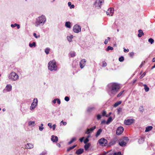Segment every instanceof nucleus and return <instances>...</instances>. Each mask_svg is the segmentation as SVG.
Returning a JSON list of instances; mask_svg holds the SVG:
<instances>
[{"mask_svg":"<svg viewBox=\"0 0 155 155\" xmlns=\"http://www.w3.org/2000/svg\"><path fill=\"white\" fill-rule=\"evenodd\" d=\"M124 129L122 127H118L116 130V133L117 135H120L123 132Z\"/></svg>","mask_w":155,"mask_h":155,"instance_id":"nucleus-9","label":"nucleus"},{"mask_svg":"<svg viewBox=\"0 0 155 155\" xmlns=\"http://www.w3.org/2000/svg\"><path fill=\"white\" fill-rule=\"evenodd\" d=\"M122 110V108L119 107V108H118L117 109V114H120V112Z\"/></svg>","mask_w":155,"mask_h":155,"instance_id":"nucleus-45","label":"nucleus"},{"mask_svg":"<svg viewBox=\"0 0 155 155\" xmlns=\"http://www.w3.org/2000/svg\"><path fill=\"white\" fill-rule=\"evenodd\" d=\"M91 144L89 143H88L85 144L84 146V148L86 150H87L90 147Z\"/></svg>","mask_w":155,"mask_h":155,"instance_id":"nucleus-29","label":"nucleus"},{"mask_svg":"<svg viewBox=\"0 0 155 155\" xmlns=\"http://www.w3.org/2000/svg\"><path fill=\"white\" fill-rule=\"evenodd\" d=\"M109 86L110 87L111 92L113 94H115L120 89L119 84L116 83H111Z\"/></svg>","mask_w":155,"mask_h":155,"instance_id":"nucleus-2","label":"nucleus"},{"mask_svg":"<svg viewBox=\"0 0 155 155\" xmlns=\"http://www.w3.org/2000/svg\"><path fill=\"white\" fill-rule=\"evenodd\" d=\"M138 32L139 33L138 34V36L139 37H140L142 35H144V33L142 30L140 29L139 30H138Z\"/></svg>","mask_w":155,"mask_h":155,"instance_id":"nucleus-22","label":"nucleus"},{"mask_svg":"<svg viewBox=\"0 0 155 155\" xmlns=\"http://www.w3.org/2000/svg\"><path fill=\"white\" fill-rule=\"evenodd\" d=\"M148 41L151 44H152L154 41V40L152 38H150L148 39Z\"/></svg>","mask_w":155,"mask_h":155,"instance_id":"nucleus-44","label":"nucleus"},{"mask_svg":"<svg viewBox=\"0 0 155 155\" xmlns=\"http://www.w3.org/2000/svg\"><path fill=\"white\" fill-rule=\"evenodd\" d=\"M76 140V138L75 137L73 138L68 143V144L70 145L71 143H72L74 141Z\"/></svg>","mask_w":155,"mask_h":155,"instance_id":"nucleus-33","label":"nucleus"},{"mask_svg":"<svg viewBox=\"0 0 155 155\" xmlns=\"http://www.w3.org/2000/svg\"><path fill=\"white\" fill-rule=\"evenodd\" d=\"M107 43H108L107 40L105 39V41L104 42V43L105 44H107Z\"/></svg>","mask_w":155,"mask_h":155,"instance_id":"nucleus-63","label":"nucleus"},{"mask_svg":"<svg viewBox=\"0 0 155 155\" xmlns=\"http://www.w3.org/2000/svg\"><path fill=\"white\" fill-rule=\"evenodd\" d=\"M48 126L50 128H52V126H51V124L49 123L48 124Z\"/></svg>","mask_w":155,"mask_h":155,"instance_id":"nucleus-59","label":"nucleus"},{"mask_svg":"<svg viewBox=\"0 0 155 155\" xmlns=\"http://www.w3.org/2000/svg\"><path fill=\"white\" fill-rule=\"evenodd\" d=\"M144 89L146 92H147L149 91V88L147 86L146 84L144 85Z\"/></svg>","mask_w":155,"mask_h":155,"instance_id":"nucleus-39","label":"nucleus"},{"mask_svg":"<svg viewBox=\"0 0 155 155\" xmlns=\"http://www.w3.org/2000/svg\"><path fill=\"white\" fill-rule=\"evenodd\" d=\"M68 5L70 9L74 8V5H71V2H69L68 3Z\"/></svg>","mask_w":155,"mask_h":155,"instance_id":"nucleus-28","label":"nucleus"},{"mask_svg":"<svg viewBox=\"0 0 155 155\" xmlns=\"http://www.w3.org/2000/svg\"><path fill=\"white\" fill-rule=\"evenodd\" d=\"M65 26L68 28L71 27V23L69 21L66 22L65 23Z\"/></svg>","mask_w":155,"mask_h":155,"instance_id":"nucleus-23","label":"nucleus"},{"mask_svg":"<svg viewBox=\"0 0 155 155\" xmlns=\"http://www.w3.org/2000/svg\"><path fill=\"white\" fill-rule=\"evenodd\" d=\"M107 66V63L105 62H103L102 64V66L103 67H105Z\"/></svg>","mask_w":155,"mask_h":155,"instance_id":"nucleus-53","label":"nucleus"},{"mask_svg":"<svg viewBox=\"0 0 155 155\" xmlns=\"http://www.w3.org/2000/svg\"><path fill=\"white\" fill-rule=\"evenodd\" d=\"M16 25L17 24L15 23L14 24H11V26L12 27L14 28L16 27Z\"/></svg>","mask_w":155,"mask_h":155,"instance_id":"nucleus-57","label":"nucleus"},{"mask_svg":"<svg viewBox=\"0 0 155 155\" xmlns=\"http://www.w3.org/2000/svg\"><path fill=\"white\" fill-rule=\"evenodd\" d=\"M102 129L101 128H100L97 131V132L96 134V137H98V136H99L101 133L102 132Z\"/></svg>","mask_w":155,"mask_h":155,"instance_id":"nucleus-24","label":"nucleus"},{"mask_svg":"<svg viewBox=\"0 0 155 155\" xmlns=\"http://www.w3.org/2000/svg\"><path fill=\"white\" fill-rule=\"evenodd\" d=\"M84 152V150L80 148L77 150L76 153L77 154L79 155L81 154Z\"/></svg>","mask_w":155,"mask_h":155,"instance_id":"nucleus-18","label":"nucleus"},{"mask_svg":"<svg viewBox=\"0 0 155 155\" xmlns=\"http://www.w3.org/2000/svg\"><path fill=\"white\" fill-rule=\"evenodd\" d=\"M114 11L113 8H110L106 11V13L107 15L109 16H112L113 15Z\"/></svg>","mask_w":155,"mask_h":155,"instance_id":"nucleus-8","label":"nucleus"},{"mask_svg":"<svg viewBox=\"0 0 155 155\" xmlns=\"http://www.w3.org/2000/svg\"><path fill=\"white\" fill-rule=\"evenodd\" d=\"M116 140L115 139H113L111 140L109 143V146H112L116 143Z\"/></svg>","mask_w":155,"mask_h":155,"instance_id":"nucleus-19","label":"nucleus"},{"mask_svg":"<svg viewBox=\"0 0 155 155\" xmlns=\"http://www.w3.org/2000/svg\"><path fill=\"white\" fill-rule=\"evenodd\" d=\"M69 55L71 57H74L76 56V53L74 52H71L70 53Z\"/></svg>","mask_w":155,"mask_h":155,"instance_id":"nucleus-32","label":"nucleus"},{"mask_svg":"<svg viewBox=\"0 0 155 155\" xmlns=\"http://www.w3.org/2000/svg\"><path fill=\"white\" fill-rule=\"evenodd\" d=\"M61 123L64 126H65L67 124V122H64L63 120L61 121Z\"/></svg>","mask_w":155,"mask_h":155,"instance_id":"nucleus-51","label":"nucleus"},{"mask_svg":"<svg viewBox=\"0 0 155 155\" xmlns=\"http://www.w3.org/2000/svg\"><path fill=\"white\" fill-rule=\"evenodd\" d=\"M56 124H54L53 125V126H52V128H53V130H55V127H56Z\"/></svg>","mask_w":155,"mask_h":155,"instance_id":"nucleus-55","label":"nucleus"},{"mask_svg":"<svg viewBox=\"0 0 155 155\" xmlns=\"http://www.w3.org/2000/svg\"><path fill=\"white\" fill-rule=\"evenodd\" d=\"M36 46V43L35 42H33L32 43H30L29 44V46L30 47H32L33 46L35 47Z\"/></svg>","mask_w":155,"mask_h":155,"instance_id":"nucleus-34","label":"nucleus"},{"mask_svg":"<svg viewBox=\"0 0 155 155\" xmlns=\"http://www.w3.org/2000/svg\"><path fill=\"white\" fill-rule=\"evenodd\" d=\"M112 121V117H109L106 122V124H109L110 123V122H111Z\"/></svg>","mask_w":155,"mask_h":155,"instance_id":"nucleus-30","label":"nucleus"},{"mask_svg":"<svg viewBox=\"0 0 155 155\" xmlns=\"http://www.w3.org/2000/svg\"><path fill=\"white\" fill-rule=\"evenodd\" d=\"M64 100L66 101H68L69 100V97L66 96L64 98Z\"/></svg>","mask_w":155,"mask_h":155,"instance_id":"nucleus-48","label":"nucleus"},{"mask_svg":"<svg viewBox=\"0 0 155 155\" xmlns=\"http://www.w3.org/2000/svg\"><path fill=\"white\" fill-rule=\"evenodd\" d=\"M139 110L140 112H143L144 110V109L143 108V106H141L139 108Z\"/></svg>","mask_w":155,"mask_h":155,"instance_id":"nucleus-42","label":"nucleus"},{"mask_svg":"<svg viewBox=\"0 0 155 155\" xmlns=\"http://www.w3.org/2000/svg\"><path fill=\"white\" fill-rule=\"evenodd\" d=\"M101 115L99 114H98L97 116V118L98 120H99L101 119Z\"/></svg>","mask_w":155,"mask_h":155,"instance_id":"nucleus-49","label":"nucleus"},{"mask_svg":"<svg viewBox=\"0 0 155 155\" xmlns=\"http://www.w3.org/2000/svg\"><path fill=\"white\" fill-rule=\"evenodd\" d=\"M57 102L58 104H59L61 103V101L59 99H57Z\"/></svg>","mask_w":155,"mask_h":155,"instance_id":"nucleus-60","label":"nucleus"},{"mask_svg":"<svg viewBox=\"0 0 155 155\" xmlns=\"http://www.w3.org/2000/svg\"><path fill=\"white\" fill-rule=\"evenodd\" d=\"M35 122L34 121H29L28 122V125L30 126H31L32 127H34L35 125Z\"/></svg>","mask_w":155,"mask_h":155,"instance_id":"nucleus-20","label":"nucleus"},{"mask_svg":"<svg viewBox=\"0 0 155 155\" xmlns=\"http://www.w3.org/2000/svg\"><path fill=\"white\" fill-rule=\"evenodd\" d=\"M113 49L114 48L110 46H108L106 49V51H108L110 50H113Z\"/></svg>","mask_w":155,"mask_h":155,"instance_id":"nucleus-38","label":"nucleus"},{"mask_svg":"<svg viewBox=\"0 0 155 155\" xmlns=\"http://www.w3.org/2000/svg\"><path fill=\"white\" fill-rule=\"evenodd\" d=\"M46 21V18L45 15H42L36 19V21L35 23V25L36 27H38L39 25H43Z\"/></svg>","mask_w":155,"mask_h":155,"instance_id":"nucleus-1","label":"nucleus"},{"mask_svg":"<svg viewBox=\"0 0 155 155\" xmlns=\"http://www.w3.org/2000/svg\"><path fill=\"white\" fill-rule=\"evenodd\" d=\"M50 49L48 48H47L45 49V51L47 54H48L50 51Z\"/></svg>","mask_w":155,"mask_h":155,"instance_id":"nucleus-35","label":"nucleus"},{"mask_svg":"<svg viewBox=\"0 0 155 155\" xmlns=\"http://www.w3.org/2000/svg\"><path fill=\"white\" fill-rule=\"evenodd\" d=\"M96 128V126H94L90 129H87L85 132V133L87 134H89L91 133Z\"/></svg>","mask_w":155,"mask_h":155,"instance_id":"nucleus-14","label":"nucleus"},{"mask_svg":"<svg viewBox=\"0 0 155 155\" xmlns=\"http://www.w3.org/2000/svg\"><path fill=\"white\" fill-rule=\"evenodd\" d=\"M124 51L125 52H127L129 51V50L128 49H126L125 48L124 49Z\"/></svg>","mask_w":155,"mask_h":155,"instance_id":"nucleus-58","label":"nucleus"},{"mask_svg":"<svg viewBox=\"0 0 155 155\" xmlns=\"http://www.w3.org/2000/svg\"><path fill=\"white\" fill-rule=\"evenodd\" d=\"M38 99L37 98H35L33 100V102L32 103L30 107V110H33L37 106L38 104Z\"/></svg>","mask_w":155,"mask_h":155,"instance_id":"nucleus-6","label":"nucleus"},{"mask_svg":"<svg viewBox=\"0 0 155 155\" xmlns=\"http://www.w3.org/2000/svg\"><path fill=\"white\" fill-rule=\"evenodd\" d=\"M25 148L27 149H31L34 147V145L31 143H28L25 145Z\"/></svg>","mask_w":155,"mask_h":155,"instance_id":"nucleus-15","label":"nucleus"},{"mask_svg":"<svg viewBox=\"0 0 155 155\" xmlns=\"http://www.w3.org/2000/svg\"><path fill=\"white\" fill-rule=\"evenodd\" d=\"M57 100V99H54L52 101V102L53 103L55 104L56 102V101Z\"/></svg>","mask_w":155,"mask_h":155,"instance_id":"nucleus-61","label":"nucleus"},{"mask_svg":"<svg viewBox=\"0 0 155 155\" xmlns=\"http://www.w3.org/2000/svg\"><path fill=\"white\" fill-rule=\"evenodd\" d=\"M146 72H144L143 74L140 76V78H142L146 74Z\"/></svg>","mask_w":155,"mask_h":155,"instance_id":"nucleus-52","label":"nucleus"},{"mask_svg":"<svg viewBox=\"0 0 155 155\" xmlns=\"http://www.w3.org/2000/svg\"><path fill=\"white\" fill-rule=\"evenodd\" d=\"M95 107H89L87 109V111L88 112H91L93 110L95 109Z\"/></svg>","mask_w":155,"mask_h":155,"instance_id":"nucleus-37","label":"nucleus"},{"mask_svg":"<svg viewBox=\"0 0 155 155\" xmlns=\"http://www.w3.org/2000/svg\"><path fill=\"white\" fill-rule=\"evenodd\" d=\"M152 128V127L151 126L147 127H146L145 131L146 132H149L151 130Z\"/></svg>","mask_w":155,"mask_h":155,"instance_id":"nucleus-25","label":"nucleus"},{"mask_svg":"<svg viewBox=\"0 0 155 155\" xmlns=\"http://www.w3.org/2000/svg\"><path fill=\"white\" fill-rule=\"evenodd\" d=\"M84 137H83L81 138L79 140L81 142H82L83 141V139H84Z\"/></svg>","mask_w":155,"mask_h":155,"instance_id":"nucleus-62","label":"nucleus"},{"mask_svg":"<svg viewBox=\"0 0 155 155\" xmlns=\"http://www.w3.org/2000/svg\"><path fill=\"white\" fill-rule=\"evenodd\" d=\"M104 0H96L95 5L96 6L101 7L102 3L104 2Z\"/></svg>","mask_w":155,"mask_h":155,"instance_id":"nucleus-11","label":"nucleus"},{"mask_svg":"<svg viewBox=\"0 0 155 155\" xmlns=\"http://www.w3.org/2000/svg\"><path fill=\"white\" fill-rule=\"evenodd\" d=\"M9 79L12 81H16L19 78L18 75L15 72H12L8 76Z\"/></svg>","mask_w":155,"mask_h":155,"instance_id":"nucleus-4","label":"nucleus"},{"mask_svg":"<svg viewBox=\"0 0 155 155\" xmlns=\"http://www.w3.org/2000/svg\"><path fill=\"white\" fill-rule=\"evenodd\" d=\"M21 111L23 113H24L25 112L26 110H25L24 109L23 107H21Z\"/></svg>","mask_w":155,"mask_h":155,"instance_id":"nucleus-54","label":"nucleus"},{"mask_svg":"<svg viewBox=\"0 0 155 155\" xmlns=\"http://www.w3.org/2000/svg\"><path fill=\"white\" fill-rule=\"evenodd\" d=\"M134 121V119H127L124 120V124L126 125H130L133 123Z\"/></svg>","mask_w":155,"mask_h":155,"instance_id":"nucleus-10","label":"nucleus"},{"mask_svg":"<svg viewBox=\"0 0 155 155\" xmlns=\"http://www.w3.org/2000/svg\"><path fill=\"white\" fill-rule=\"evenodd\" d=\"M33 36L36 38L40 37V35H37L35 33H33Z\"/></svg>","mask_w":155,"mask_h":155,"instance_id":"nucleus-46","label":"nucleus"},{"mask_svg":"<svg viewBox=\"0 0 155 155\" xmlns=\"http://www.w3.org/2000/svg\"><path fill=\"white\" fill-rule=\"evenodd\" d=\"M12 89V86L10 84H7L5 90L9 92L11 91Z\"/></svg>","mask_w":155,"mask_h":155,"instance_id":"nucleus-17","label":"nucleus"},{"mask_svg":"<svg viewBox=\"0 0 155 155\" xmlns=\"http://www.w3.org/2000/svg\"><path fill=\"white\" fill-rule=\"evenodd\" d=\"M106 111L105 110L103 111L102 113V116H105L106 117H108V115L106 114Z\"/></svg>","mask_w":155,"mask_h":155,"instance_id":"nucleus-36","label":"nucleus"},{"mask_svg":"<svg viewBox=\"0 0 155 155\" xmlns=\"http://www.w3.org/2000/svg\"><path fill=\"white\" fill-rule=\"evenodd\" d=\"M16 26L17 27V28L18 29H19L20 28V25H19L17 24V25H16Z\"/></svg>","mask_w":155,"mask_h":155,"instance_id":"nucleus-64","label":"nucleus"},{"mask_svg":"<svg viewBox=\"0 0 155 155\" xmlns=\"http://www.w3.org/2000/svg\"><path fill=\"white\" fill-rule=\"evenodd\" d=\"M121 103V101H118L116 103H115L114 105V107H117L118 105L120 104Z\"/></svg>","mask_w":155,"mask_h":155,"instance_id":"nucleus-27","label":"nucleus"},{"mask_svg":"<svg viewBox=\"0 0 155 155\" xmlns=\"http://www.w3.org/2000/svg\"><path fill=\"white\" fill-rule=\"evenodd\" d=\"M124 58L122 56L120 57L119 58V60L120 62L123 61H124Z\"/></svg>","mask_w":155,"mask_h":155,"instance_id":"nucleus-43","label":"nucleus"},{"mask_svg":"<svg viewBox=\"0 0 155 155\" xmlns=\"http://www.w3.org/2000/svg\"><path fill=\"white\" fill-rule=\"evenodd\" d=\"M129 140L128 138L124 137L119 141V144L122 147L125 146Z\"/></svg>","mask_w":155,"mask_h":155,"instance_id":"nucleus-5","label":"nucleus"},{"mask_svg":"<svg viewBox=\"0 0 155 155\" xmlns=\"http://www.w3.org/2000/svg\"><path fill=\"white\" fill-rule=\"evenodd\" d=\"M51 140L54 142H57L58 140V138L57 136H54V135H52L51 137Z\"/></svg>","mask_w":155,"mask_h":155,"instance_id":"nucleus-16","label":"nucleus"},{"mask_svg":"<svg viewBox=\"0 0 155 155\" xmlns=\"http://www.w3.org/2000/svg\"><path fill=\"white\" fill-rule=\"evenodd\" d=\"M39 130L40 131H42L43 130V129H44V127H43L40 126L39 127Z\"/></svg>","mask_w":155,"mask_h":155,"instance_id":"nucleus-56","label":"nucleus"},{"mask_svg":"<svg viewBox=\"0 0 155 155\" xmlns=\"http://www.w3.org/2000/svg\"><path fill=\"white\" fill-rule=\"evenodd\" d=\"M113 155H122V154L121 152L119 151L114 153Z\"/></svg>","mask_w":155,"mask_h":155,"instance_id":"nucleus-40","label":"nucleus"},{"mask_svg":"<svg viewBox=\"0 0 155 155\" xmlns=\"http://www.w3.org/2000/svg\"><path fill=\"white\" fill-rule=\"evenodd\" d=\"M144 140V137H141L139 138L138 140V142L139 144L143 143Z\"/></svg>","mask_w":155,"mask_h":155,"instance_id":"nucleus-21","label":"nucleus"},{"mask_svg":"<svg viewBox=\"0 0 155 155\" xmlns=\"http://www.w3.org/2000/svg\"><path fill=\"white\" fill-rule=\"evenodd\" d=\"M124 90H123L121 92H120L119 94L117 95V97H119L121 96V95L123 94L124 92Z\"/></svg>","mask_w":155,"mask_h":155,"instance_id":"nucleus-41","label":"nucleus"},{"mask_svg":"<svg viewBox=\"0 0 155 155\" xmlns=\"http://www.w3.org/2000/svg\"><path fill=\"white\" fill-rule=\"evenodd\" d=\"M73 38V36L71 35L70 36H68L67 37V38L68 41L69 42H71L72 41V39Z\"/></svg>","mask_w":155,"mask_h":155,"instance_id":"nucleus-26","label":"nucleus"},{"mask_svg":"<svg viewBox=\"0 0 155 155\" xmlns=\"http://www.w3.org/2000/svg\"><path fill=\"white\" fill-rule=\"evenodd\" d=\"M48 69L51 71H56L57 70L58 67L56 65V62L55 60L50 61L48 64Z\"/></svg>","mask_w":155,"mask_h":155,"instance_id":"nucleus-3","label":"nucleus"},{"mask_svg":"<svg viewBox=\"0 0 155 155\" xmlns=\"http://www.w3.org/2000/svg\"><path fill=\"white\" fill-rule=\"evenodd\" d=\"M86 61L85 59H82L80 62L79 65L81 68H83L86 65Z\"/></svg>","mask_w":155,"mask_h":155,"instance_id":"nucleus-13","label":"nucleus"},{"mask_svg":"<svg viewBox=\"0 0 155 155\" xmlns=\"http://www.w3.org/2000/svg\"><path fill=\"white\" fill-rule=\"evenodd\" d=\"M134 52H132L129 53L130 56L132 58L133 57V56H134Z\"/></svg>","mask_w":155,"mask_h":155,"instance_id":"nucleus-47","label":"nucleus"},{"mask_svg":"<svg viewBox=\"0 0 155 155\" xmlns=\"http://www.w3.org/2000/svg\"><path fill=\"white\" fill-rule=\"evenodd\" d=\"M89 141V139H88L87 138H86L85 139L84 141V143H87Z\"/></svg>","mask_w":155,"mask_h":155,"instance_id":"nucleus-50","label":"nucleus"},{"mask_svg":"<svg viewBox=\"0 0 155 155\" xmlns=\"http://www.w3.org/2000/svg\"><path fill=\"white\" fill-rule=\"evenodd\" d=\"M81 26L78 25H74L73 27V31L75 33H79L81 31Z\"/></svg>","mask_w":155,"mask_h":155,"instance_id":"nucleus-7","label":"nucleus"},{"mask_svg":"<svg viewBox=\"0 0 155 155\" xmlns=\"http://www.w3.org/2000/svg\"><path fill=\"white\" fill-rule=\"evenodd\" d=\"M107 141L104 138H102L100 139L99 140V143L101 145H105L107 143Z\"/></svg>","mask_w":155,"mask_h":155,"instance_id":"nucleus-12","label":"nucleus"},{"mask_svg":"<svg viewBox=\"0 0 155 155\" xmlns=\"http://www.w3.org/2000/svg\"><path fill=\"white\" fill-rule=\"evenodd\" d=\"M76 146V145H74L73 146H72L68 148L67 149V151L69 152L71 150L74 149V148H75Z\"/></svg>","mask_w":155,"mask_h":155,"instance_id":"nucleus-31","label":"nucleus"}]
</instances>
